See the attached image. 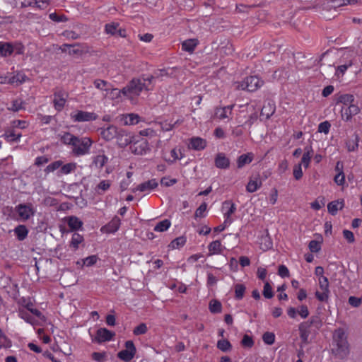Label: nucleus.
Returning <instances> with one entry per match:
<instances>
[{"label": "nucleus", "mask_w": 362, "mask_h": 362, "mask_svg": "<svg viewBox=\"0 0 362 362\" xmlns=\"http://www.w3.org/2000/svg\"><path fill=\"white\" fill-rule=\"evenodd\" d=\"M329 292H325L323 291H317L315 293L316 298L320 302H327L329 296Z\"/></svg>", "instance_id": "50"}, {"label": "nucleus", "mask_w": 362, "mask_h": 362, "mask_svg": "<svg viewBox=\"0 0 362 362\" xmlns=\"http://www.w3.org/2000/svg\"><path fill=\"white\" fill-rule=\"evenodd\" d=\"M263 296L268 299L272 298L274 296V292L269 282H266L264 286Z\"/></svg>", "instance_id": "51"}, {"label": "nucleus", "mask_w": 362, "mask_h": 362, "mask_svg": "<svg viewBox=\"0 0 362 362\" xmlns=\"http://www.w3.org/2000/svg\"><path fill=\"white\" fill-rule=\"evenodd\" d=\"M197 45L198 40L197 39H188L182 43V48L184 51L192 53Z\"/></svg>", "instance_id": "29"}, {"label": "nucleus", "mask_w": 362, "mask_h": 362, "mask_svg": "<svg viewBox=\"0 0 362 362\" xmlns=\"http://www.w3.org/2000/svg\"><path fill=\"white\" fill-rule=\"evenodd\" d=\"M76 136L71 134L69 132H65L60 137V141L66 145L73 146L75 141H76Z\"/></svg>", "instance_id": "35"}, {"label": "nucleus", "mask_w": 362, "mask_h": 362, "mask_svg": "<svg viewBox=\"0 0 362 362\" xmlns=\"http://www.w3.org/2000/svg\"><path fill=\"white\" fill-rule=\"evenodd\" d=\"M15 209L23 221L29 219L35 213L32 204H20L16 206Z\"/></svg>", "instance_id": "6"}, {"label": "nucleus", "mask_w": 362, "mask_h": 362, "mask_svg": "<svg viewBox=\"0 0 362 362\" xmlns=\"http://www.w3.org/2000/svg\"><path fill=\"white\" fill-rule=\"evenodd\" d=\"M217 348L223 352H228L231 350L232 345L228 340L223 339L218 341Z\"/></svg>", "instance_id": "37"}, {"label": "nucleus", "mask_w": 362, "mask_h": 362, "mask_svg": "<svg viewBox=\"0 0 362 362\" xmlns=\"http://www.w3.org/2000/svg\"><path fill=\"white\" fill-rule=\"evenodd\" d=\"M215 114L220 119H226V118H228V117H229L228 115V111L225 108V107H217L216 109Z\"/></svg>", "instance_id": "55"}, {"label": "nucleus", "mask_w": 362, "mask_h": 362, "mask_svg": "<svg viewBox=\"0 0 362 362\" xmlns=\"http://www.w3.org/2000/svg\"><path fill=\"white\" fill-rule=\"evenodd\" d=\"M96 88L101 90H107L109 88H107L106 87L108 85V83L106 81L101 80V79H96L93 82Z\"/></svg>", "instance_id": "57"}, {"label": "nucleus", "mask_w": 362, "mask_h": 362, "mask_svg": "<svg viewBox=\"0 0 362 362\" xmlns=\"http://www.w3.org/2000/svg\"><path fill=\"white\" fill-rule=\"evenodd\" d=\"M18 313L19 316L25 322L31 325H35L36 323V320L29 314V313H28L27 310L24 309H20Z\"/></svg>", "instance_id": "40"}, {"label": "nucleus", "mask_w": 362, "mask_h": 362, "mask_svg": "<svg viewBox=\"0 0 362 362\" xmlns=\"http://www.w3.org/2000/svg\"><path fill=\"white\" fill-rule=\"evenodd\" d=\"M313 155V150L311 146H307L304 148V153L301 158V165L303 164L305 168L309 167V164L311 160V158Z\"/></svg>", "instance_id": "25"}, {"label": "nucleus", "mask_w": 362, "mask_h": 362, "mask_svg": "<svg viewBox=\"0 0 362 362\" xmlns=\"http://www.w3.org/2000/svg\"><path fill=\"white\" fill-rule=\"evenodd\" d=\"M130 149L134 154L142 155L148 150V144L146 140L141 139V141L133 142L130 146Z\"/></svg>", "instance_id": "10"}, {"label": "nucleus", "mask_w": 362, "mask_h": 362, "mask_svg": "<svg viewBox=\"0 0 362 362\" xmlns=\"http://www.w3.org/2000/svg\"><path fill=\"white\" fill-rule=\"evenodd\" d=\"M67 224L71 230H77L83 226V222L76 216L68 217Z\"/></svg>", "instance_id": "28"}, {"label": "nucleus", "mask_w": 362, "mask_h": 362, "mask_svg": "<svg viewBox=\"0 0 362 362\" xmlns=\"http://www.w3.org/2000/svg\"><path fill=\"white\" fill-rule=\"evenodd\" d=\"M98 260V257L96 255H90L88 257L85 258L83 261V264L87 267H90L94 265Z\"/></svg>", "instance_id": "64"}, {"label": "nucleus", "mask_w": 362, "mask_h": 362, "mask_svg": "<svg viewBox=\"0 0 362 362\" xmlns=\"http://www.w3.org/2000/svg\"><path fill=\"white\" fill-rule=\"evenodd\" d=\"M13 52V47L8 42H0V56L6 57Z\"/></svg>", "instance_id": "30"}, {"label": "nucleus", "mask_w": 362, "mask_h": 362, "mask_svg": "<svg viewBox=\"0 0 362 362\" xmlns=\"http://www.w3.org/2000/svg\"><path fill=\"white\" fill-rule=\"evenodd\" d=\"M359 142V136L358 134H355L354 140H349L346 142V146L349 151H354L358 148Z\"/></svg>", "instance_id": "42"}, {"label": "nucleus", "mask_w": 362, "mask_h": 362, "mask_svg": "<svg viewBox=\"0 0 362 362\" xmlns=\"http://www.w3.org/2000/svg\"><path fill=\"white\" fill-rule=\"evenodd\" d=\"M133 138L134 136L131 133L124 129H119L115 139L118 146L124 148L133 142Z\"/></svg>", "instance_id": "7"}, {"label": "nucleus", "mask_w": 362, "mask_h": 362, "mask_svg": "<svg viewBox=\"0 0 362 362\" xmlns=\"http://www.w3.org/2000/svg\"><path fill=\"white\" fill-rule=\"evenodd\" d=\"M262 182L259 175L252 176L250 177L247 186L246 190L248 192L252 193L256 192L262 186Z\"/></svg>", "instance_id": "15"}, {"label": "nucleus", "mask_w": 362, "mask_h": 362, "mask_svg": "<svg viewBox=\"0 0 362 362\" xmlns=\"http://www.w3.org/2000/svg\"><path fill=\"white\" fill-rule=\"evenodd\" d=\"M71 118L75 122H88L95 120L97 116L93 112H88L84 111H77L75 114L71 115Z\"/></svg>", "instance_id": "11"}, {"label": "nucleus", "mask_w": 362, "mask_h": 362, "mask_svg": "<svg viewBox=\"0 0 362 362\" xmlns=\"http://www.w3.org/2000/svg\"><path fill=\"white\" fill-rule=\"evenodd\" d=\"M275 105L274 103L269 100L265 103L261 110V115L265 116L266 119L270 118V117L275 112Z\"/></svg>", "instance_id": "24"}, {"label": "nucleus", "mask_w": 362, "mask_h": 362, "mask_svg": "<svg viewBox=\"0 0 362 362\" xmlns=\"http://www.w3.org/2000/svg\"><path fill=\"white\" fill-rule=\"evenodd\" d=\"M222 209L226 210L224 212V224H230L232 223L230 216L234 214L236 210L235 204L230 200L225 201L222 204Z\"/></svg>", "instance_id": "9"}, {"label": "nucleus", "mask_w": 362, "mask_h": 362, "mask_svg": "<svg viewBox=\"0 0 362 362\" xmlns=\"http://www.w3.org/2000/svg\"><path fill=\"white\" fill-rule=\"evenodd\" d=\"M118 27H119V23H112L106 24L105 30L107 34L115 35L117 34Z\"/></svg>", "instance_id": "46"}, {"label": "nucleus", "mask_w": 362, "mask_h": 362, "mask_svg": "<svg viewBox=\"0 0 362 362\" xmlns=\"http://www.w3.org/2000/svg\"><path fill=\"white\" fill-rule=\"evenodd\" d=\"M120 223V218L115 216L107 225L101 228V230L108 233H115L119 229Z\"/></svg>", "instance_id": "16"}, {"label": "nucleus", "mask_w": 362, "mask_h": 362, "mask_svg": "<svg viewBox=\"0 0 362 362\" xmlns=\"http://www.w3.org/2000/svg\"><path fill=\"white\" fill-rule=\"evenodd\" d=\"M305 322L309 324L310 326H315L317 329L321 326V321L318 316H312L310 320Z\"/></svg>", "instance_id": "62"}, {"label": "nucleus", "mask_w": 362, "mask_h": 362, "mask_svg": "<svg viewBox=\"0 0 362 362\" xmlns=\"http://www.w3.org/2000/svg\"><path fill=\"white\" fill-rule=\"evenodd\" d=\"M308 247L312 252H317L321 250L320 243L317 240H311Z\"/></svg>", "instance_id": "63"}, {"label": "nucleus", "mask_w": 362, "mask_h": 362, "mask_svg": "<svg viewBox=\"0 0 362 362\" xmlns=\"http://www.w3.org/2000/svg\"><path fill=\"white\" fill-rule=\"evenodd\" d=\"M209 309L211 313H220L222 311L221 303L216 299H212L209 302Z\"/></svg>", "instance_id": "31"}, {"label": "nucleus", "mask_w": 362, "mask_h": 362, "mask_svg": "<svg viewBox=\"0 0 362 362\" xmlns=\"http://www.w3.org/2000/svg\"><path fill=\"white\" fill-rule=\"evenodd\" d=\"M151 88L144 83L141 78H133L124 88H122L123 95L132 98L137 96L143 90H149Z\"/></svg>", "instance_id": "2"}, {"label": "nucleus", "mask_w": 362, "mask_h": 362, "mask_svg": "<svg viewBox=\"0 0 362 362\" xmlns=\"http://www.w3.org/2000/svg\"><path fill=\"white\" fill-rule=\"evenodd\" d=\"M26 76L21 74H17L16 76H13L12 77H9L8 80V83H14L16 82L18 83V84H21L23 82L25 81Z\"/></svg>", "instance_id": "53"}, {"label": "nucleus", "mask_w": 362, "mask_h": 362, "mask_svg": "<svg viewBox=\"0 0 362 362\" xmlns=\"http://www.w3.org/2000/svg\"><path fill=\"white\" fill-rule=\"evenodd\" d=\"M215 165L218 168L226 169L230 166V160L223 153H219L215 158Z\"/></svg>", "instance_id": "19"}, {"label": "nucleus", "mask_w": 362, "mask_h": 362, "mask_svg": "<svg viewBox=\"0 0 362 362\" xmlns=\"http://www.w3.org/2000/svg\"><path fill=\"white\" fill-rule=\"evenodd\" d=\"M158 182L156 179H152L144 182L140 185H139L136 188L132 189L133 192L136 191L145 192L150 191L151 189H155L158 186Z\"/></svg>", "instance_id": "18"}, {"label": "nucleus", "mask_w": 362, "mask_h": 362, "mask_svg": "<svg viewBox=\"0 0 362 362\" xmlns=\"http://www.w3.org/2000/svg\"><path fill=\"white\" fill-rule=\"evenodd\" d=\"M319 287L321 291L330 293L329 288V281L327 277L322 276V278L319 279Z\"/></svg>", "instance_id": "48"}, {"label": "nucleus", "mask_w": 362, "mask_h": 362, "mask_svg": "<svg viewBox=\"0 0 362 362\" xmlns=\"http://www.w3.org/2000/svg\"><path fill=\"white\" fill-rule=\"evenodd\" d=\"M83 241V237L78 233H74L72 235L71 240L70 242V247L74 250L78 248L79 244Z\"/></svg>", "instance_id": "36"}, {"label": "nucleus", "mask_w": 362, "mask_h": 362, "mask_svg": "<svg viewBox=\"0 0 362 362\" xmlns=\"http://www.w3.org/2000/svg\"><path fill=\"white\" fill-rule=\"evenodd\" d=\"M263 81L257 76H250L246 77L243 81L238 82L237 88L246 90L249 92H253L261 87Z\"/></svg>", "instance_id": "4"}, {"label": "nucleus", "mask_w": 362, "mask_h": 362, "mask_svg": "<svg viewBox=\"0 0 362 362\" xmlns=\"http://www.w3.org/2000/svg\"><path fill=\"white\" fill-rule=\"evenodd\" d=\"M63 164V161L62 160H56L49 165H48L45 169V172L46 173H49L51 172H54V170L59 168Z\"/></svg>", "instance_id": "44"}, {"label": "nucleus", "mask_w": 362, "mask_h": 362, "mask_svg": "<svg viewBox=\"0 0 362 362\" xmlns=\"http://www.w3.org/2000/svg\"><path fill=\"white\" fill-rule=\"evenodd\" d=\"M360 112V108L355 104H351L344 110H342V117H346L345 120L349 121L353 116L356 115Z\"/></svg>", "instance_id": "21"}, {"label": "nucleus", "mask_w": 362, "mask_h": 362, "mask_svg": "<svg viewBox=\"0 0 362 362\" xmlns=\"http://www.w3.org/2000/svg\"><path fill=\"white\" fill-rule=\"evenodd\" d=\"M344 180H345V176L343 173V165H341L340 172L338 173V174L335 175L334 182L338 185H343L344 183Z\"/></svg>", "instance_id": "54"}, {"label": "nucleus", "mask_w": 362, "mask_h": 362, "mask_svg": "<svg viewBox=\"0 0 362 362\" xmlns=\"http://www.w3.org/2000/svg\"><path fill=\"white\" fill-rule=\"evenodd\" d=\"M330 127V123L328 121L321 122L318 126V132L327 134L329 133Z\"/></svg>", "instance_id": "60"}, {"label": "nucleus", "mask_w": 362, "mask_h": 362, "mask_svg": "<svg viewBox=\"0 0 362 362\" xmlns=\"http://www.w3.org/2000/svg\"><path fill=\"white\" fill-rule=\"evenodd\" d=\"M263 341L268 345H272L275 341V334L273 332H267L262 336Z\"/></svg>", "instance_id": "45"}, {"label": "nucleus", "mask_w": 362, "mask_h": 362, "mask_svg": "<svg viewBox=\"0 0 362 362\" xmlns=\"http://www.w3.org/2000/svg\"><path fill=\"white\" fill-rule=\"evenodd\" d=\"M13 232L19 241L24 240L28 235V229L25 225H18L14 229Z\"/></svg>", "instance_id": "26"}, {"label": "nucleus", "mask_w": 362, "mask_h": 362, "mask_svg": "<svg viewBox=\"0 0 362 362\" xmlns=\"http://www.w3.org/2000/svg\"><path fill=\"white\" fill-rule=\"evenodd\" d=\"M23 101L16 100L12 102L11 107H8V110H11L13 112H18L20 110L24 109V107L23 106Z\"/></svg>", "instance_id": "58"}, {"label": "nucleus", "mask_w": 362, "mask_h": 362, "mask_svg": "<svg viewBox=\"0 0 362 362\" xmlns=\"http://www.w3.org/2000/svg\"><path fill=\"white\" fill-rule=\"evenodd\" d=\"M125 349L120 351L117 354V357L124 361H131L136 353V349L134 342L131 340L127 341L124 344Z\"/></svg>", "instance_id": "5"}, {"label": "nucleus", "mask_w": 362, "mask_h": 362, "mask_svg": "<svg viewBox=\"0 0 362 362\" xmlns=\"http://www.w3.org/2000/svg\"><path fill=\"white\" fill-rule=\"evenodd\" d=\"M121 117V121L123 122L124 125L136 124L140 121L139 115L134 113L122 115Z\"/></svg>", "instance_id": "22"}, {"label": "nucleus", "mask_w": 362, "mask_h": 362, "mask_svg": "<svg viewBox=\"0 0 362 362\" xmlns=\"http://www.w3.org/2000/svg\"><path fill=\"white\" fill-rule=\"evenodd\" d=\"M115 335V332L110 331L106 328H100L97 330L93 341L100 344L112 340Z\"/></svg>", "instance_id": "8"}, {"label": "nucleus", "mask_w": 362, "mask_h": 362, "mask_svg": "<svg viewBox=\"0 0 362 362\" xmlns=\"http://www.w3.org/2000/svg\"><path fill=\"white\" fill-rule=\"evenodd\" d=\"M241 345L245 348H251L254 345V341L252 337L245 334L241 340Z\"/></svg>", "instance_id": "49"}, {"label": "nucleus", "mask_w": 362, "mask_h": 362, "mask_svg": "<svg viewBox=\"0 0 362 362\" xmlns=\"http://www.w3.org/2000/svg\"><path fill=\"white\" fill-rule=\"evenodd\" d=\"M76 169V163H69L65 165L61 166L58 174L67 175L72 172H74Z\"/></svg>", "instance_id": "34"}, {"label": "nucleus", "mask_w": 362, "mask_h": 362, "mask_svg": "<svg viewBox=\"0 0 362 362\" xmlns=\"http://www.w3.org/2000/svg\"><path fill=\"white\" fill-rule=\"evenodd\" d=\"M49 18L54 22H65L68 18L64 15H59L57 13H52L49 15Z\"/></svg>", "instance_id": "56"}, {"label": "nucleus", "mask_w": 362, "mask_h": 362, "mask_svg": "<svg viewBox=\"0 0 362 362\" xmlns=\"http://www.w3.org/2000/svg\"><path fill=\"white\" fill-rule=\"evenodd\" d=\"M344 206V202L343 199L336 200L331 202L327 205L328 212L334 216L337 214L338 210H341Z\"/></svg>", "instance_id": "23"}, {"label": "nucleus", "mask_w": 362, "mask_h": 362, "mask_svg": "<svg viewBox=\"0 0 362 362\" xmlns=\"http://www.w3.org/2000/svg\"><path fill=\"white\" fill-rule=\"evenodd\" d=\"M186 243V238L183 236H180L174 239L169 245V247L172 249L179 248L183 246Z\"/></svg>", "instance_id": "41"}, {"label": "nucleus", "mask_w": 362, "mask_h": 362, "mask_svg": "<svg viewBox=\"0 0 362 362\" xmlns=\"http://www.w3.org/2000/svg\"><path fill=\"white\" fill-rule=\"evenodd\" d=\"M33 304L30 301L28 302L25 305V308L28 311H30L31 313H33L34 315H35L36 317H37L39 318L44 317V316L42 315V313L39 310H37L36 308H33Z\"/></svg>", "instance_id": "47"}, {"label": "nucleus", "mask_w": 362, "mask_h": 362, "mask_svg": "<svg viewBox=\"0 0 362 362\" xmlns=\"http://www.w3.org/2000/svg\"><path fill=\"white\" fill-rule=\"evenodd\" d=\"M313 326H310L309 324L303 322H301L298 326V329L300 332V337L302 341V344H308L310 343L308 340L309 335L311 334V328Z\"/></svg>", "instance_id": "12"}, {"label": "nucleus", "mask_w": 362, "mask_h": 362, "mask_svg": "<svg viewBox=\"0 0 362 362\" xmlns=\"http://www.w3.org/2000/svg\"><path fill=\"white\" fill-rule=\"evenodd\" d=\"M254 158L252 153H247L246 154H242L238 158L237 166L238 168H242L246 164L250 163Z\"/></svg>", "instance_id": "27"}, {"label": "nucleus", "mask_w": 362, "mask_h": 362, "mask_svg": "<svg viewBox=\"0 0 362 362\" xmlns=\"http://www.w3.org/2000/svg\"><path fill=\"white\" fill-rule=\"evenodd\" d=\"M93 144V141L89 137H76V141H74L72 146L71 153L76 156H81L88 154L90 147Z\"/></svg>", "instance_id": "3"}, {"label": "nucleus", "mask_w": 362, "mask_h": 362, "mask_svg": "<svg viewBox=\"0 0 362 362\" xmlns=\"http://www.w3.org/2000/svg\"><path fill=\"white\" fill-rule=\"evenodd\" d=\"M208 249L209 251V255L220 254L222 252L221 243L219 240L213 241L209 245Z\"/></svg>", "instance_id": "32"}, {"label": "nucleus", "mask_w": 362, "mask_h": 362, "mask_svg": "<svg viewBox=\"0 0 362 362\" xmlns=\"http://www.w3.org/2000/svg\"><path fill=\"white\" fill-rule=\"evenodd\" d=\"M147 330L146 325L145 323H141L134 329L133 333L135 335H141L146 334Z\"/></svg>", "instance_id": "52"}, {"label": "nucleus", "mask_w": 362, "mask_h": 362, "mask_svg": "<svg viewBox=\"0 0 362 362\" xmlns=\"http://www.w3.org/2000/svg\"><path fill=\"white\" fill-rule=\"evenodd\" d=\"M334 341L337 347L332 349L333 354L339 358H346L349 354V344L343 329L339 328L335 331Z\"/></svg>", "instance_id": "1"}, {"label": "nucleus", "mask_w": 362, "mask_h": 362, "mask_svg": "<svg viewBox=\"0 0 362 362\" xmlns=\"http://www.w3.org/2000/svg\"><path fill=\"white\" fill-rule=\"evenodd\" d=\"M171 225L170 221L168 219L163 220L158 222L154 227V230L158 232H163L167 230Z\"/></svg>", "instance_id": "38"}, {"label": "nucleus", "mask_w": 362, "mask_h": 362, "mask_svg": "<svg viewBox=\"0 0 362 362\" xmlns=\"http://www.w3.org/2000/svg\"><path fill=\"white\" fill-rule=\"evenodd\" d=\"M119 128L114 125H110L105 129H102L100 135L105 141H111L117 136Z\"/></svg>", "instance_id": "14"}, {"label": "nucleus", "mask_w": 362, "mask_h": 362, "mask_svg": "<svg viewBox=\"0 0 362 362\" xmlns=\"http://www.w3.org/2000/svg\"><path fill=\"white\" fill-rule=\"evenodd\" d=\"M354 101V97L351 94H344L339 97V102L346 105L352 104Z\"/></svg>", "instance_id": "43"}, {"label": "nucleus", "mask_w": 362, "mask_h": 362, "mask_svg": "<svg viewBox=\"0 0 362 362\" xmlns=\"http://www.w3.org/2000/svg\"><path fill=\"white\" fill-rule=\"evenodd\" d=\"M293 174L295 179L297 180H299L303 177L301 163H298L294 166Z\"/></svg>", "instance_id": "61"}, {"label": "nucleus", "mask_w": 362, "mask_h": 362, "mask_svg": "<svg viewBox=\"0 0 362 362\" xmlns=\"http://www.w3.org/2000/svg\"><path fill=\"white\" fill-rule=\"evenodd\" d=\"M206 209H207V204L205 202L202 203L197 209L195 214H194L195 217L196 218L204 217L205 216L204 213L206 211Z\"/></svg>", "instance_id": "59"}, {"label": "nucleus", "mask_w": 362, "mask_h": 362, "mask_svg": "<svg viewBox=\"0 0 362 362\" xmlns=\"http://www.w3.org/2000/svg\"><path fill=\"white\" fill-rule=\"evenodd\" d=\"M206 146V141L205 139L200 137H192L189 141V148L196 151H201Z\"/></svg>", "instance_id": "20"}, {"label": "nucleus", "mask_w": 362, "mask_h": 362, "mask_svg": "<svg viewBox=\"0 0 362 362\" xmlns=\"http://www.w3.org/2000/svg\"><path fill=\"white\" fill-rule=\"evenodd\" d=\"M235 288V298L236 300H241L245 294L246 287L243 284H237Z\"/></svg>", "instance_id": "39"}, {"label": "nucleus", "mask_w": 362, "mask_h": 362, "mask_svg": "<svg viewBox=\"0 0 362 362\" xmlns=\"http://www.w3.org/2000/svg\"><path fill=\"white\" fill-rule=\"evenodd\" d=\"M78 46H80L79 43L74 45L63 44L59 47V49L62 52H68L70 55H81L83 54V51L78 48H76Z\"/></svg>", "instance_id": "17"}, {"label": "nucleus", "mask_w": 362, "mask_h": 362, "mask_svg": "<svg viewBox=\"0 0 362 362\" xmlns=\"http://www.w3.org/2000/svg\"><path fill=\"white\" fill-rule=\"evenodd\" d=\"M108 161L105 154H99L93 158V164L98 168H102Z\"/></svg>", "instance_id": "33"}, {"label": "nucleus", "mask_w": 362, "mask_h": 362, "mask_svg": "<svg viewBox=\"0 0 362 362\" xmlns=\"http://www.w3.org/2000/svg\"><path fill=\"white\" fill-rule=\"evenodd\" d=\"M54 106L57 110L60 111L64 107L66 100L67 93L66 92L60 90L54 93Z\"/></svg>", "instance_id": "13"}]
</instances>
